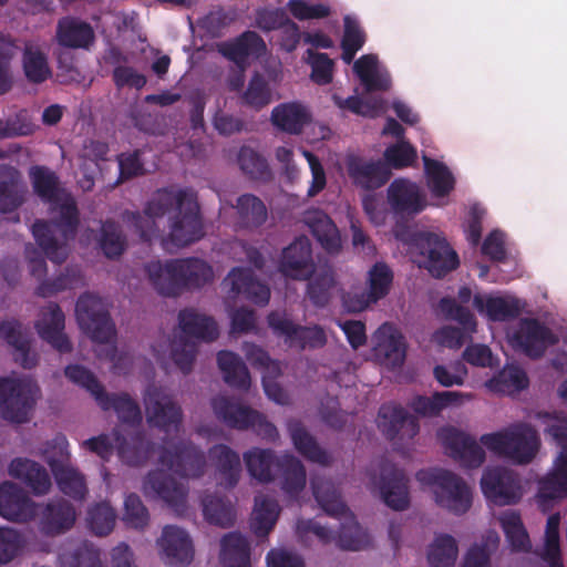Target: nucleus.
<instances>
[{
	"label": "nucleus",
	"instance_id": "obj_1",
	"mask_svg": "<svg viewBox=\"0 0 567 567\" xmlns=\"http://www.w3.org/2000/svg\"><path fill=\"white\" fill-rule=\"evenodd\" d=\"M123 219L142 239H159L167 250L186 247L204 237L199 204L190 189H159L147 202L143 214L127 212Z\"/></svg>",
	"mask_w": 567,
	"mask_h": 567
},
{
	"label": "nucleus",
	"instance_id": "obj_2",
	"mask_svg": "<svg viewBox=\"0 0 567 567\" xmlns=\"http://www.w3.org/2000/svg\"><path fill=\"white\" fill-rule=\"evenodd\" d=\"M161 468L151 471L143 480L142 492L148 498L161 499L177 514L187 508L188 488L178 483L166 471L183 478H199L207 468L205 454L189 442H166L158 452Z\"/></svg>",
	"mask_w": 567,
	"mask_h": 567
},
{
	"label": "nucleus",
	"instance_id": "obj_3",
	"mask_svg": "<svg viewBox=\"0 0 567 567\" xmlns=\"http://www.w3.org/2000/svg\"><path fill=\"white\" fill-rule=\"evenodd\" d=\"M29 176L35 194L43 200L54 204L53 210H56L60 217L51 224L37 221L32 227L34 238L48 258L54 262H62L69 252L68 240L74 237L78 227L75 203L60 192L58 177L48 167L32 166Z\"/></svg>",
	"mask_w": 567,
	"mask_h": 567
},
{
	"label": "nucleus",
	"instance_id": "obj_4",
	"mask_svg": "<svg viewBox=\"0 0 567 567\" xmlns=\"http://www.w3.org/2000/svg\"><path fill=\"white\" fill-rule=\"evenodd\" d=\"M219 336L218 327L213 318L195 309H184L178 313V324L171 334H161L151 346L156 360L164 367L167 360L183 373L193 371L197 357V344L187 337L212 342Z\"/></svg>",
	"mask_w": 567,
	"mask_h": 567
},
{
	"label": "nucleus",
	"instance_id": "obj_5",
	"mask_svg": "<svg viewBox=\"0 0 567 567\" xmlns=\"http://www.w3.org/2000/svg\"><path fill=\"white\" fill-rule=\"evenodd\" d=\"M75 313L81 329L99 343L100 348L95 350L97 355L107 359L116 372H124L131 358L118 353L114 346L115 328L103 300L93 295H84L76 302Z\"/></svg>",
	"mask_w": 567,
	"mask_h": 567
},
{
	"label": "nucleus",
	"instance_id": "obj_6",
	"mask_svg": "<svg viewBox=\"0 0 567 567\" xmlns=\"http://www.w3.org/2000/svg\"><path fill=\"white\" fill-rule=\"evenodd\" d=\"M537 417L557 449L551 468L538 481L536 499L547 511L553 502L567 497V417L550 413H538Z\"/></svg>",
	"mask_w": 567,
	"mask_h": 567
},
{
	"label": "nucleus",
	"instance_id": "obj_7",
	"mask_svg": "<svg viewBox=\"0 0 567 567\" xmlns=\"http://www.w3.org/2000/svg\"><path fill=\"white\" fill-rule=\"evenodd\" d=\"M312 494L319 506L329 516L341 520L336 536V545L344 550H362L370 546L369 533L359 525L353 513L342 502L336 485L323 477L311 480Z\"/></svg>",
	"mask_w": 567,
	"mask_h": 567
},
{
	"label": "nucleus",
	"instance_id": "obj_8",
	"mask_svg": "<svg viewBox=\"0 0 567 567\" xmlns=\"http://www.w3.org/2000/svg\"><path fill=\"white\" fill-rule=\"evenodd\" d=\"M480 442L489 452L516 465L532 463L540 449L537 431L527 423H516L499 431L483 434Z\"/></svg>",
	"mask_w": 567,
	"mask_h": 567
},
{
	"label": "nucleus",
	"instance_id": "obj_9",
	"mask_svg": "<svg viewBox=\"0 0 567 567\" xmlns=\"http://www.w3.org/2000/svg\"><path fill=\"white\" fill-rule=\"evenodd\" d=\"M396 237L409 246L414 261L434 277L440 278L458 265L456 252L439 233L403 230Z\"/></svg>",
	"mask_w": 567,
	"mask_h": 567
},
{
	"label": "nucleus",
	"instance_id": "obj_10",
	"mask_svg": "<svg viewBox=\"0 0 567 567\" xmlns=\"http://www.w3.org/2000/svg\"><path fill=\"white\" fill-rule=\"evenodd\" d=\"M417 482L427 488L434 503L452 514L467 513L473 503V492L467 483L455 473L444 468L422 470L416 473Z\"/></svg>",
	"mask_w": 567,
	"mask_h": 567
},
{
	"label": "nucleus",
	"instance_id": "obj_11",
	"mask_svg": "<svg viewBox=\"0 0 567 567\" xmlns=\"http://www.w3.org/2000/svg\"><path fill=\"white\" fill-rule=\"evenodd\" d=\"M215 416L225 425L236 430L251 429L267 441L279 437L277 427L264 414L226 395H216L210 401Z\"/></svg>",
	"mask_w": 567,
	"mask_h": 567
},
{
	"label": "nucleus",
	"instance_id": "obj_12",
	"mask_svg": "<svg viewBox=\"0 0 567 567\" xmlns=\"http://www.w3.org/2000/svg\"><path fill=\"white\" fill-rule=\"evenodd\" d=\"M40 396L38 384L29 378H0V414L13 423H23Z\"/></svg>",
	"mask_w": 567,
	"mask_h": 567
},
{
	"label": "nucleus",
	"instance_id": "obj_13",
	"mask_svg": "<svg viewBox=\"0 0 567 567\" xmlns=\"http://www.w3.org/2000/svg\"><path fill=\"white\" fill-rule=\"evenodd\" d=\"M41 454L51 467L60 491L74 499H84L87 494L86 482L84 476L70 464L65 439L56 437L48 443Z\"/></svg>",
	"mask_w": 567,
	"mask_h": 567
},
{
	"label": "nucleus",
	"instance_id": "obj_14",
	"mask_svg": "<svg viewBox=\"0 0 567 567\" xmlns=\"http://www.w3.org/2000/svg\"><path fill=\"white\" fill-rule=\"evenodd\" d=\"M361 89H357L355 96L341 99L333 95L336 104L340 109L365 117H377L385 112V104L382 99L375 95L378 92L386 91L391 80L385 73H357Z\"/></svg>",
	"mask_w": 567,
	"mask_h": 567
},
{
	"label": "nucleus",
	"instance_id": "obj_15",
	"mask_svg": "<svg viewBox=\"0 0 567 567\" xmlns=\"http://www.w3.org/2000/svg\"><path fill=\"white\" fill-rule=\"evenodd\" d=\"M369 476V488L378 492L386 506L394 511H404L409 507L408 477L401 468L391 462L383 461L372 466Z\"/></svg>",
	"mask_w": 567,
	"mask_h": 567
},
{
	"label": "nucleus",
	"instance_id": "obj_16",
	"mask_svg": "<svg viewBox=\"0 0 567 567\" xmlns=\"http://www.w3.org/2000/svg\"><path fill=\"white\" fill-rule=\"evenodd\" d=\"M481 489L489 502L499 506L516 504L523 496L519 475L504 466L485 468L481 477Z\"/></svg>",
	"mask_w": 567,
	"mask_h": 567
},
{
	"label": "nucleus",
	"instance_id": "obj_17",
	"mask_svg": "<svg viewBox=\"0 0 567 567\" xmlns=\"http://www.w3.org/2000/svg\"><path fill=\"white\" fill-rule=\"evenodd\" d=\"M146 421L165 432L177 431L183 422L182 408L172 395L157 386H150L144 395Z\"/></svg>",
	"mask_w": 567,
	"mask_h": 567
},
{
	"label": "nucleus",
	"instance_id": "obj_18",
	"mask_svg": "<svg viewBox=\"0 0 567 567\" xmlns=\"http://www.w3.org/2000/svg\"><path fill=\"white\" fill-rule=\"evenodd\" d=\"M509 343L532 358L540 357L545 350L557 342V338L540 321L522 319L507 333Z\"/></svg>",
	"mask_w": 567,
	"mask_h": 567
},
{
	"label": "nucleus",
	"instance_id": "obj_19",
	"mask_svg": "<svg viewBox=\"0 0 567 567\" xmlns=\"http://www.w3.org/2000/svg\"><path fill=\"white\" fill-rule=\"evenodd\" d=\"M392 274L384 264H375L368 274V289H354L342 298L344 308L350 312H360L384 298L391 287Z\"/></svg>",
	"mask_w": 567,
	"mask_h": 567
},
{
	"label": "nucleus",
	"instance_id": "obj_20",
	"mask_svg": "<svg viewBox=\"0 0 567 567\" xmlns=\"http://www.w3.org/2000/svg\"><path fill=\"white\" fill-rule=\"evenodd\" d=\"M437 439L447 453L464 467L476 468L485 461L484 449L465 432L451 426L442 427L437 432Z\"/></svg>",
	"mask_w": 567,
	"mask_h": 567
},
{
	"label": "nucleus",
	"instance_id": "obj_21",
	"mask_svg": "<svg viewBox=\"0 0 567 567\" xmlns=\"http://www.w3.org/2000/svg\"><path fill=\"white\" fill-rule=\"evenodd\" d=\"M268 323L276 334L285 337L286 343L290 347L321 348L327 342V336L322 328L296 326L285 313L271 312L268 316Z\"/></svg>",
	"mask_w": 567,
	"mask_h": 567
},
{
	"label": "nucleus",
	"instance_id": "obj_22",
	"mask_svg": "<svg viewBox=\"0 0 567 567\" xmlns=\"http://www.w3.org/2000/svg\"><path fill=\"white\" fill-rule=\"evenodd\" d=\"M227 300L236 299L239 295L258 306H266L270 299V289L257 280L251 270L243 267L233 268L221 282Z\"/></svg>",
	"mask_w": 567,
	"mask_h": 567
},
{
	"label": "nucleus",
	"instance_id": "obj_23",
	"mask_svg": "<svg viewBox=\"0 0 567 567\" xmlns=\"http://www.w3.org/2000/svg\"><path fill=\"white\" fill-rule=\"evenodd\" d=\"M440 308L449 318L460 322L463 331L453 327H444L433 334V340L442 347L460 348L464 342L465 336L475 332L476 321L473 315L467 309L458 306L455 300L442 299Z\"/></svg>",
	"mask_w": 567,
	"mask_h": 567
},
{
	"label": "nucleus",
	"instance_id": "obj_24",
	"mask_svg": "<svg viewBox=\"0 0 567 567\" xmlns=\"http://www.w3.org/2000/svg\"><path fill=\"white\" fill-rule=\"evenodd\" d=\"M157 545L161 558L167 565L184 566L190 564L194 558L193 542L188 533L178 526H165Z\"/></svg>",
	"mask_w": 567,
	"mask_h": 567
},
{
	"label": "nucleus",
	"instance_id": "obj_25",
	"mask_svg": "<svg viewBox=\"0 0 567 567\" xmlns=\"http://www.w3.org/2000/svg\"><path fill=\"white\" fill-rule=\"evenodd\" d=\"M218 52L245 71L250 60L262 56L267 50L264 39L255 31H245L234 40L217 45Z\"/></svg>",
	"mask_w": 567,
	"mask_h": 567
},
{
	"label": "nucleus",
	"instance_id": "obj_26",
	"mask_svg": "<svg viewBox=\"0 0 567 567\" xmlns=\"http://www.w3.org/2000/svg\"><path fill=\"white\" fill-rule=\"evenodd\" d=\"M377 423L386 437L402 443L412 440L419 432V424L415 417L406 414L402 408L393 404L381 406Z\"/></svg>",
	"mask_w": 567,
	"mask_h": 567
},
{
	"label": "nucleus",
	"instance_id": "obj_27",
	"mask_svg": "<svg viewBox=\"0 0 567 567\" xmlns=\"http://www.w3.org/2000/svg\"><path fill=\"white\" fill-rule=\"evenodd\" d=\"M316 268L312 261L311 244L308 238L299 237L282 250L279 270L286 277L306 280Z\"/></svg>",
	"mask_w": 567,
	"mask_h": 567
},
{
	"label": "nucleus",
	"instance_id": "obj_28",
	"mask_svg": "<svg viewBox=\"0 0 567 567\" xmlns=\"http://www.w3.org/2000/svg\"><path fill=\"white\" fill-rule=\"evenodd\" d=\"M64 315L55 303L43 307L34 323L38 334L61 353L72 350L71 342L64 333Z\"/></svg>",
	"mask_w": 567,
	"mask_h": 567
},
{
	"label": "nucleus",
	"instance_id": "obj_29",
	"mask_svg": "<svg viewBox=\"0 0 567 567\" xmlns=\"http://www.w3.org/2000/svg\"><path fill=\"white\" fill-rule=\"evenodd\" d=\"M391 208L401 215H416L426 206V195L419 185L408 179H395L388 188Z\"/></svg>",
	"mask_w": 567,
	"mask_h": 567
},
{
	"label": "nucleus",
	"instance_id": "obj_30",
	"mask_svg": "<svg viewBox=\"0 0 567 567\" xmlns=\"http://www.w3.org/2000/svg\"><path fill=\"white\" fill-rule=\"evenodd\" d=\"M37 513L35 504L25 492L11 482L0 485V515L12 522H28Z\"/></svg>",
	"mask_w": 567,
	"mask_h": 567
},
{
	"label": "nucleus",
	"instance_id": "obj_31",
	"mask_svg": "<svg viewBox=\"0 0 567 567\" xmlns=\"http://www.w3.org/2000/svg\"><path fill=\"white\" fill-rule=\"evenodd\" d=\"M208 456L215 471L216 483L225 488L235 487L241 474L238 453L226 444H216L209 449Z\"/></svg>",
	"mask_w": 567,
	"mask_h": 567
},
{
	"label": "nucleus",
	"instance_id": "obj_32",
	"mask_svg": "<svg viewBox=\"0 0 567 567\" xmlns=\"http://www.w3.org/2000/svg\"><path fill=\"white\" fill-rule=\"evenodd\" d=\"M346 166L353 183L364 189L379 188L390 177L389 168L380 161H367L350 154L347 156Z\"/></svg>",
	"mask_w": 567,
	"mask_h": 567
},
{
	"label": "nucleus",
	"instance_id": "obj_33",
	"mask_svg": "<svg viewBox=\"0 0 567 567\" xmlns=\"http://www.w3.org/2000/svg\"><path fill=\"white\" fill-rule=\"evenodd\" d=\"M145 272L148 282L159 295L176 297L183 292L177 259L150 261Z\"/></svg>",
	"mask_w": 567,
	"mask_h": 567
},
{
	"label": "nucleus",
	"instance_id": "obj_34",
	"mask_svg": "<svg viewBox=\"0 0 567 567\" xmlns=\"http://www.w3.org/2000/svg\"><path fill=\"white\" fill-rule=\"evenodd\" d=\"M374 352L382 363L395 368L403 363L405 343L402 334L389 323L382 324L374 333Z\"/></svg>",
	"mask_w": 567,
	"mask_h": 567
},
{
	"label": "nucleus",
	"instance_id": "obj_35",
	"mask_svg": "<svg viewBox=\"0 0 567 567\" xmlns=\"http://www.w3.org/2000/svg\"><path fill=\"white\" fill-rule=\"evenodd\" d=\"M0 338L13 350L14 361L25 369L35 367L37 354L30 350V340L27 329L17 320H8L0 323Z\"/></svg>",
	"mask_w": 567,
	"mask_h": 567
},
{
	"label": "nucleus",
	"instance_id": "obj_36",
	"mask_svg": "<svg viewBox=\"0 0 567 567\" xmlns=\"http://www.w3.org/2000/svg\"><path fill=\"white\" fill-rule=\"evenodd\" d=\"M303 221L326 251L333 254L340 250V231L323 210L308 209L303 214Z\"/></svg>",
	"mask_w": 567,
	"mask_h": 567
},
{
	"label": "nucleus",
	"instance_id": "obj_37",
	"mask_svg": "<svg viewBox=\"0 0 567 567\" xmlns=\"http://www.w3.org/2000/svg\"><path fill=\"white\" fill-rule=\"evenodd\" d=\"M311 121L309 109L299 102L281 103L271 112V123L282 132L298 135Z\"/></svg>",
	"mask_w": 567,
	"mask_h": 567
},
{
	"label": "nucleus",
	"instance_id": "obj_38",
	"mask_svg": "<svg viewBox=\"0 0 567 567\" xmlns=\"http://www.w3.org/2000/svg\"><path fill=\"white\" fill-rule=\"evenodd\" d=\"M495 519L499 524L506 543L513 553H529L532 540L522 520L520 514L514 509L498 513Z\"/></svg>",
	"mask_w": 567,
	"mask_h": 567
},
{
	"label": "nucleus",
	"instance_id": "obj_39",
	"mask_svg": "<svg viewBox=\"0 0 567 567\" xmlns=\"http://www.w3.org/2000/svg\"><path fill=\"white\" fill-rule=\"evenodd\" d=\"M248 474L260 483H270L276 475L274 466L279 468L281 456L270 449L251 447L243 454Z\"/></svg>",
	"mask_w": 567,
	"mask_h": 567
},
{
	"label": "nucleus",
	"instance_id": "obj_40",
	"mask_svg": "<svg viewBox=\"0 0 567 567\" xmlns=\"http://www.w3.org/2000/svg\"><path fill=\"white\" fill-rule=\"evenodd\" d=\"M27 194L21 173L14 167L0 166V210L11 212L19 207Z\"/></svg>",
	"mask_w": 567,
	"mask_h": 567
},
{
	"label": "nucleus",
	"instance_id": "obj_41",
	"mask_svg": "<svg viewBox=\"0 0 567 567\" xmlns=\"http://www.w3.org/2000/svg\"><path fill=\"white\" fill-rule=\"evenodd\" d=\"M182 290H196L215 279L213 267L204 259L190 257L177 259Z\"/></svg>",
	"mask_w": 567,
	"mask_h": 567
},
{
	"label": "nucleus",
	"instance_id": "obj_42",
	"mask_svg": "<svg viewBox=\"0 0 567 567\" xmlns=\"http://www.w3.org/2000/svg\"><path fill=\"white\" fill-rule=\"evenodd\" d=\"M56 39L62 47L86 49L94 41V31L87 22L65 17L58 22Z\"/></svg>",
	"mask_w": 567,
	"mask_h": 567
},
{
	"label": "nucleus",
	"instance_id": "obj_43",
	"mask_svg": "<svg viewBox=\"0 0 567 567\" xmlns=\"http://www.w3.org/2000/svg\"><path fill=\"white\" fill-rule=\"evenodd\" d=\"M9 473L11 476L24 481L37 495L47 494L52 485L45 468L31 460H13L9 466Z\"/></svg>",
	"mask_w": 567,
	"mask_h": 567
},
{
	"label": "nucleus",
	"instance_id": "obj_44",
	"mask_svg": "<svg viewBox=\"0 0 567 567\" xmlns=\"http://www.w3.org/2000/svg\"><path fill=\"white\" fill-rule=\"evenodd\" d=\"M473 305L480 313L492 321H505L519 312L518 301L511 297L476 295Z\"/></svg>",
	"mask_w": 567,
	"mask_h": 567
},
{
	"label": "nucleus",
	"instance_id": "obj_45",
	"mask_svg": "<svg viewBox=\"0 0 567 567\" xmlns=\"http://www.w3.org/2000/svg\"><path fill=\"white\" fill-rule=\"evenodd\" d=\"M279 514L280 506L274 497L266 494L257 495L250 520V527L255 535L267 536L275 527Z\"/></svg>",
	"mask_w": 567,
	"mask_h": 567
},
{
	"label": "nucleus",
	"instance_id": "obj_46",
	"mask_svg": "<svg viewBox=\"0 0 567 567\" xmlns=\"http://www.w3.org/2000/svg\"><path fill=\"white\" fill-rule=\"evenodd\" d=\"M288 431L296 450L303 457L320 465H328L332 462L331 455L318 445L300 422L290 421L288 423Z\"/></svg>",
	"mask_w": 567,
	"mask_h": 567
},
{
	"label": "nucleus",
	"instance_id": "obj_47",
	"mask_svg": "<svg viewBox=\"0 0 567 567\" xmlns=\"http://www.w3.org/2000/svg\"><path fill=\"white\" fill-rule=\"evenodd\" d=\"M472 399L473 395L471 393L443 391L435 393L430 398L417 396L412 401L411 406L419 414L424 416H434L447 406L461 405L465 401H471Z\"/></svg>",
	"mask_w": 567,
	"mask_h": 567
},
{
	"label": "nucleus",
	"instance_id": "obj_48",
	"mask_svg": "<svg viewBox=\"0 0 567 567\" xmlns=\"http://www.w3.org/2000/svg\"><path fill=\"white\" fill-rule=\"evenodd\" d=\"M75 522V511L65 499L48 503L41 517L42 529L45 533H61L72 527Z\"/></svg>",
	"mask_w": 567,
	"mask_h": 567
},
{
	"label": "nucleus",
	"instance_id": "obj_49",
	"mask_svg": "<svg viewBox=\"0 0 567 567\" xmlns=\"http://www.w3.org/2000/svg\"><path fill=\"white\" fill-rule=\"evenodd\" d=\"M97 405L104 410H113L120 422L123 424L135 425L142 421V413L138 404L126 393L107 394L97 396Z\"/></svg>",
	"mask_w": 567,
	"mask_h": 567
},
{
	"label": "nucleus",
	"instance_id": "obj_50",
	"mask_svg": "<svg viewBox=\"0 0 567 567\" xmlns=\"http://www.w3.org/2000/svg\"><path fill=\"white\" fill-rule=\"evenodd\" d=\"M217 363L227 384L241 391L250 388V374L241 358L231 351H220Z\"/></svg>",
	"mask_w": 567,
	"mask_h": 567
},
{
	"label": "nucleus",
	"instance_id": "obj_51",
	"mask_svg": "<svg viewBox=\"0 0 567 567\" xmlns=\"http://www.w3.org/2000/svg\"><path fill=\"white\" fill-rule=\"evenodd\" d=\"M423 162L427 186L433 197L443 199L454 189L455 179L452 173L443 163L433 161L426 155H423Z\"/></svg>",
	"mask_w": 567,
	"mask_h": 567
},
{
	"label": "nucleus",
	"instance_id": "obj_52",
	"mask_svg": "<svg viewBox=\"0 0 567 567\" xmlns=\"http://www.w3.org/2000/svg\"><path fill=\"white\" fill-rule=\"evenodd\" d=\"M281 488L289 496H297L305 488L307 475L302 463L292 454L281 455Z\"/></svg>",
	"mask_w": 567,
	"mask_h": 567
},
{
	"label": "nucleus",
	"instance_id": "obj_53",
	"mask_svg": "<svg viewBox=\"0 0 567 567\" xmlns=\"http://www.w3.org/2000/svg\"><path fill=\"white\" fill-rule=\"evenodd\" d=\"M220 560L224 567H250L249 546L239 533H229L221 539Z\"/></svg>",
	"mask_w": 567,
	"mask_h": 567
},
{
	"label": "nucleus",
	"instance_id": "obj_54",
	"mask_svg": "<svg viewBox=\"0 0 567 567\" xmlns=\"http://www.w3.org/2000/svg\"><path fill=\"white\" fill-rule=\"evenodd\" d=\"M234 207L240 225L247 228L260 227L268 218L266 205L252 194L239 196Z\"/></svg>",
	"mask_w": 567,
	"mask_h": 567
},
{
	"label": "nucleus",
	"instance_id": "obj_55",
	"mask_svg": "<svg viewBox=\"0 0 567 567\" xmlns=\"http://www.w3.org/2000/svg\"><path fill=\"white\" fill-rule=\"evenodd\" d=\"M457 556L456 540L447 534L436 535L426 554L429 567H454Z\"/></svg>",
	"mask_w": 567,
	"mask_h": 567
},
{
	"label": "nucleus",
	"instance_id": "obj_56",
	"mask_svg": "<svg viewBox=\"0 0 567 567\" xmlns=\"http://www.w3.org/2000/svg\"><path fill=\"white\" fill-rule=\"evenodd\" d=\"M117 442V454L122 462L130 466H140L146 463L151 453V443L142 434L134 435L130 442L121 440L120 433L114 432Z\"/></svg>",
	"mask_w": 567,
	"mask_h": 567
},
{
	"label": "nucleus",
	"instance_id": "obj_57",
	"mask_svg": "<svg viewBox=\"0 0 567 567\" xmlns=\"http://www.w3.org/2000/svg\"><path fill=\"white\" fill-rule=\"evenodd\" d=\"M310 276L311 280L308 285L309 298L317 306L327 305L331 297V292L336 287L332 268L328 265L319 266Z\"/></svg>",
	"mask_w": 567,
	"mask_h": 567
},
{
	"label": "nucleus",
	"instance_id": "obj_58",
	"mask_svg": "<svg viewBox=\"0 0 567 567\" xmlns=\"http://www.w3.org/2000/svg\"><path fill=\"white\" fill-rule=\"evenodd\" d=\"M559 523L558 513L548 517L544 536V545L537 555L548 564V567H564L559 546Z\"/></svg>",
	"mask_w": 567,
	"mask_h": 567
},
{
	"label": "nucleus",
	"instance_id": "obj_59",
	"mask_svg": "<svg viewBox=\"0 0 567 567\" xmlns=\"http://www.w3.org/2000/svg\"><path fill=\"white\" fill-rule=\"evenodd\" d=\"M528 385L526 373L516 365H506L498 375L488 382L486 386L502 394H514Z\"/></svg>",
	"mask_w": 567,
	"mask_h": 567
},
{
	"label": "nucleus",
	"instance_id": "obj_60",
	"mask_svg": "<svg viewBox=\"0 0 567 567\" xmlns=\"http://www.w3.org/2000/svg\"><path fill=\"white\" fill-rule=\"evenodd\" d=\"M276 83L277 78L272 76V73H255L245 92V101L255 107L267 105L272 100Z\"/></svg>",
	"mask_w": 567,
	"mask_h": 567
},
{
	"label": "nucleus",
	"instance_id": "obj_61",
	"mask_svg": "<svg viewBox=\"0 0 567 567\" xmlns=\"http://www.w3.org/2000/svg\"><path fill=\"white\" fill-rule=\"evenodd\" d=\"M59 560L61 567H103L99 550L87 543L63 549Z\"/></svg>",
	"mask_w": 567,
	"mask_h": 567
},
{
	"label": "nucleus",
	"instance_id": "obj_62",
	"mask_svg": "<svg viewBox=\"0 0 567 567\" xmlns=\"http://www.w3.org/2000/svg\"><path fill=\"white\" fill-rule=\"evenodd\" d=\"M205 518L220 527H228L235 520V509L229 501L207 495L202 501Z\"/></svg>",
	"mask_w": 567,
	"mask_h": 567
},
{
	"label": "nucleus",
	"instance_id": "obj_63",
	"mask_svg": "<svg viewBox=\"0 0 567 567\" xmlns=\"http://www.w3.org/2000/svg\"><path fill=\"white\" fill-rule=\"evenodd\" d=\"M365 43V33L361 29L359 22L347 16L344 18V31L341 40L342 54L341 59L344 63L350 64L357 52L362 49Z\"/></svg>",
	"mask_w": 567,
	"mask_h": 567
},
{
	"label": "nucleus",
	"instance_id": "obj_64",
	"mask_svg": "<svg viewBox=\"0 0 567 567\" xmlns=\"http://www.w3.org/2000/svg\"><path fill=\"white\" fill-rule=\"evenodd\" d=\"M115 520L116 514L107 503L97 504L90 509L87 516L90 528L97 536L109 535L115 526Z\"/></svg>",
	"mask_w": 567,
	"mask_h": 567
}]
</instances>
